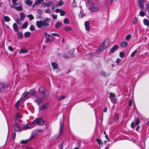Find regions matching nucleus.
Instances as JSON below:
<instances>
[{"label": "nucleus", "mask_w": 149, "mask_h": 149, "mask_svg": "<svg viewBox=\"0 0 149 149\" xmlns=\"http://www.w3.org/2000/svg\"><path fill=\"white\" fill-rule=\"evenodd\" d=\"M50 21V19L48 18L43 21H37L36 22L37 26L39 29L45 28L49 26V23Z\"/></svg>", "instance_id": "1"}, {"label": "nucleus", "mask_w": 149, "mask_h": 149, "mask_svg": "<svg viewBox=\"0 0 149 149\" xmlns=\"http://www.w3.org/2000/svg\"><path fill=\"white\" fill-rule=\"evenodd\" d=\"M14 130L17 132H21L23 130L22 128L21 127L19 124L16 123L14 124Z\"/></svg>", "instance_id": "2"}, {"label": "nucleus", "mask_w": 149, "mask_h": 149, "mask_svg": "<svg viewBox=\"0 0 149 149\" xmlns=\"http://www.w3.org/2000/svg\"><path fill=\"white\" fill-rule=\"evenodd\" d=\"M45 36L46 38L45 42L48 43L52 41L54 37L47 33H45Z\"/></svg>", "instance_id": "3"}, {"label": "nucleus", "mask_w": 149, "mask_h": 149, "mask_svg": "<svg viewBox=\"0 0 149 149\" xmlns=\"http://www.w3.org/2000/svg\"><path fill=\"white\" fill-rule=\"evenodd\" d=\"M60 125L59 130V136H61L63 134V119L60 120Z\"/></svg>", "instance_id": "4"}, {"label": "nucleus", "mask_w": 149, "mask_h": 149, "mask_svg": "<svg viewBox=\"0 0 149 149\" xmlns=\"http://www.w3.org/2000/svg\"><path fill=\"white\" fill-rule=\"evenodd\" d=\"M33 124L34 123H36L38 125H44V120L41 118H39L36 119L33 122Z\"/></svg>", "instance_id": "5"}, {"label": "nucleus", "mask_w": 149, "mask_h": 149, "mask_svg": "<svg viewBox=\"0 0 149 149\" xmlns=\"http://www.w3.org/2000/svg\"><path fill=\"white\" fill-rule=\"evenodd\" d=\"M110 96L109 98L112 102H115L117 101V99L116 98V95L113 93H109Z\"/></svg>", "instance_id": "6"}, {"label": "nucleus", "mask_w": 149, "mask_h": 149, "mask_svg": "<svg viewBox=\"0 0 149 149\" xmlns=\"http://www.w3.org/2000/svg\"><path fill=\"white\" fill-rule=\"evenodd\" d=\"M106 48V47L102 43L100 45L99 47L97 49L96 52L98 54L101 53Z\"/></svg>", "instance_id": "7"}, {"label": "nucleus", "mask_w": 149, "mask_h": 149, "mask_svg": "<svg viewBox=\"0 0 149 149\" xmlns=\"http://www.w3.org/2000/svg\"><path fill=\"white\" fill-rule=\"evenodd\" d=\"M30 97L29 93L27 92L24 93L21 97V99L23 100H25L26 98Z\"/></svg>", "instance_id": "8"}, {"label": "nucleus", "mask_w": 149, "mask_h": 149, "mask_svg": "<svg viewBox=\"0 0 149 149\" xmlns=\"http://www.w3.org/2000/svg\"><path fill=\"white\" fill-rule=\"evenodd\" d=\"M49 107V105L48 104L46 103L42 105L40 107L39 109L40 110H43L45 109H48Z\"/></svg>", "instance_id": "9"}, {"label": "nucleus", "mask_w": 149, "mask_h": 149, "mask_svg": "<svg viewBox=\"0 0 149 149\" xmlns=\"http://www.w3.org/2000/svg\"><path fill=\"white\" fill-rule=\"evenodd\" d=\"M140 123V121L139 120V118L138 117L136 119L135 124H134V122H132V123L131 124V125H130L131 127L134 129L135 127V125H137Z\"/></svg>", "instance_id": "10"}, {"label": "nucleus", "mask_w": 149, "mask_h": 149, "mask_svg": "<svg viewBox=\"0 0 149 149\" xmlns=\"http://www.w3.org/2000/svg\"><path fill=\"white\" fill-rule=\"evenodd\" d=\"M89 9L91 12H95L99 10V8L97 7L93 6L91 8H89Z\"/></svg>", "instance_id": "11"}, {"label": "nucleus", "mask_w": 149, "mask_h": 149, "mask_svg": "<svg viewBox=\"0 0 149 149\" xmlns=\"http://www.w3.org/2000/svg\"><path fill=\"white\" fill-rule=\"evenodd\" d=\"M44 101V98L43 97H39L37 98L35 100L36 102L38 104L42 103Z\"/></svg>", "instance_id": "12"}, {"label": "nucleus", "mask_w": 149, "mask_h": 149, "mask_svg": "<svg viewBox=\"0 0 149 149\" xmlns=\"http://www.w3.org/2000/svg\"><path fill=\"white\" fill-rule=\"evenodd\" d=\"M106 48L108 47L110 44V42L108 39H105L102 43Z\"/></svg>", "instance_id": "13"}, {"label": "nucleus", "mask_w": 149, "mask_h": 149, "mask_svg": "<svg viewBox=\"0 0 149 149\" xmlns=\"http://www.w3.org/2000/svg\"><path fill=\"white\" fill-rule=\"evenodd\" d=\"M139 5L141 9L142 10L144 9V5L143 1V0H138Z\"/></svg>", "instance_id": "14"}, {"label": "nucleus", "mask_w": 149, "mask_h": 149, "mask_svg": "<svg viewBox=\"0 0 149 149\" xmlns=\"http://www.w3.org/2000/svg\"><path fill=\"white\" fill-rule=\"evenodd\" d=\"M34 136H32L30 137L29 139L26 140H22L20 143L26 144L27 143L28 141L32 140L34 139Z\"/></svg>", "instance_id": "15"}, {"label": "nucleus", "mask_w": 149, "mask_h": 149, "mask_svg": "<svg viewBox=\"0 0 149 149\" xmlns=\"http://www.w3.org/2000/svg\"><path fill=\"white\" fill-rule=\"evenodd\" d=\"M84 25L85 29L87 31H89L90 29L89 23L88 21H87L85 22Z\"/></svg>", "instance_id": "16"}, {"label": "nucleus", "mask_w": 149, "mask_h": 149, "mask_svg": "<svg viewBox=\"0 0 149 149\" xmlns=\"http://www.w3.org/2000/svg\"><path fill=\"white\" fill-rule=\"evenodd\" d=\"M93 6H94V3L91 0H88L87 4V6L88 7V9H89V8H91Z\"/></svg>", "instance_id": "17"}, {"label": "nucleus", "mask_w": 149, "mask_h": 149, "mask_svg": "<svg viewBox=\"0 0 149 149\" xmlns=\"http://www.w3.org/2000/svg\"><path fill=\"white\" fill-rule=\"evenodd\" d=\"M34 126V124L33 123H32V124L30 125H25L24 127L23 128L24 130H25L29 128H32Z\"/></svg>", "instance_id": "18"}, {"label": "nucleus", "mask_w": 149, "mask_h": 149, "mask_svg": "<svg viewBox=\"0 0 149 149\" xmlns=\"http://www.w3.org/2000/svg\"><path fill=\"white\" fill-rule=\"evenodd\" d=\"M118 49V46L117 45H115L113 46L110 50V51L111 53H113L115 50L117 49Z\"/></svg>", "instance_id": "19"}, {"label": "nucleus", "mask_w": 149, "mask_h": 149, "mask_svg": "<svg viewBox=\"0 0 149 149\" xmlns=\"http://www.w3.org/2000/svg\"><path fill=\"white\" fill-rule=\"evenodd\" d=\"M30 94H31L33 97H36L37 96L36 94L35 91L33 89H31L30 91Z\"/></svg>", "instance_id": "20"}, {"label": "nucleus", "mask_w": 149, "mask_h": 149, "mask_svg": "<svg viewBox=\"0 0 149 149\" xmlns=\"http://www.w3.org/2000/svg\"><path fill=\"white\" fill-rule=\"evenodd\" d=\"M100 74L102 76L106 77H108L109 76V74L103 71L101 72Z\"/></svg>", "instance_id": "21"}, {"label": "nucleus", "mask_w": 149, "mask_h": 149, "mask_svg": "<svg viewBox=\"0 0 149 149\" xmlns=\"http://www.w3.org/2000/svg\"><path fill=\"white\" fill-rule=\"evenodd\" d=\"M143 22L144 24L148 26H149V20L145 18L143 20Z\"/></svg>", "instance_id": "22"}, {"label": "nucleus", "mask_w": 149, "mask_h": 149, "mask_svg": "<svg viewBox=\"0 0 149 149\" xmlns=\"http://www.w3.org/2000/svg\"><path fill=\"white\" fill-rule=\"evenodd\" d=\"M51 65L54 69H57L58 68V65L55 62L52 63Z\"/></svg>", "instance_id": "23"}, {"label": "nucleus", "mask_w": 149, "mask_h": 149, "mask_svg": "<svg viewBox=\"0 0 149 149\" xmlns=\"http://www.w3.org/2000/svg\"><path fill=\"white\" fill-rule=\"evenodd\" d=\"M39 91L42 94H44V92L45 91V88L43 86H41L39 88Z\"/></svg>", "instance_id": "24"}, {"label": "nucleus", "mask_w": 149, "mask_h": 149, "mask_svg": "<svg viewBox=\"0 0 149 149\" xmlns=\"http://www.w3.org/2000/svg\"><path fill=\"white\" fill-rule=\"evenodd\" d=\"M128 45L127 42L126 41H123L122 42L121 44V47H125Z\"/></svg>", "instance_id": "25"}, {"label": "nucleus", "mask_w": 149, "mask_h": 149, "mask_svg": "<svg viewBox=\"0 0 149 149\" xmlns=\"http://www.w3.org/2000/svg\"><path fill=\"white\" fill-rule=\"evenodd\" d=\"M13 27L15 31H19L17 24L16 23H15L13 24Z\"/></svg>", "instance_id": "26"}, {"label": "nucleus", "mask_w": 149, "mask_h": 149, "mask_svg": "<svg viewBox=\"0 0 149 149\" xmlns=\"http://www.w3.org/2000/svg\"><path fill=\"white\" fill-rule=\"evenodd\" d=\"M25 17L24 14L23 12L21 13L20 14V20L21 21L24 20L25 18Z\"/></svg>", "instance_id": "27"}, {"label": "nucleus", "mask_w": 149, "mask_h": 149, "mask_svg": "<svg viewBox=\"0 0 149 149\" xmlns=\"http://www.w3.org/2000/svg\"><path fill=\"white\" fill-rule=\"evenodd\" d=\"M25 3L26 4L29 6H31L33 3L32 1L30 0H26Z\"/></svg>", "instance_id": "28"}, {"label": "nucleus", "mask_w": 149, "mask_h": 149, "mask_svg": "<svg viewBox=\"0 0 149 149\" xmlns=\"http://www.w3.org/2000/svg\"><path fill=\"white\" fill-rule=\"evenodd\" d=\"M62 25V24L60 22H58L56 24L55 26L56 28H58L60 26H61Z\"/></svg>", "instance_id": "29"}, {"label": "nucleus", "mask_w": 149, "mask_h": 149, "mask_svg": "<svg viewBox=\"0 0 149 149\" xmlns=\"http://www.w3.org/2000/svg\"><path fill=\"white\" fill-rule=\"evenodd\" d=\"M3 19H4V21L6 22H9L10 19V18L7 16H3Z\"/></svg>", "instance_id": "30"}, {"label": "nucleus", "mask_w": 149, "mask_h": 149, "mask_svg": "<svg viewBox=\"0 0 149 149\" xmlns=\"http://www.w3.org/2000/svg\"><path fill=\"white\" fill-rule=\"evenodd\" d=\"M23 34L22 32H19L17 33V37L18 39H21L22 38Z\"/></svg>", "instance_id": "31"}, {"label": "nucleus", "mask_w": 149, "mask_h": 149, "mask_svg": "<svg viewBox=\"0 0 149 149\" xmlns=\"http://www.w3.org/2000/svg\"><path fill=\"white\" fill-rule=\"evenodd\" d=\"M44 94H42L43 96L46 97H48L49 96V94L47 91H45Z\"/></svg>", "instance_id": "32"}, {"label": "nucleus", "mask_w": 149, "mask_h": 149, "mask_svg": "<svg viewBox=\"0 0 149 149\" xmlns=\"http://www.w3.org/2000/svg\"><path fill=\"white\" fill-rule=\"evenodd\" d=\"M31 35V33L29 32H26L24 34V36L25 38L29 37Z\"/></svg>", "instance_id": "33"}, {"label": "nucleus", "mask_w": 149, "mask_h": 149, "mask_svg": "<svg viewBox=\"0 0 149 149\" xmlns=\"http://www.w3.org/2000/svg\"><path fill=\"white\" fill-rule=\"evenodd\" d=\"M96 140L99 145L102 144L103 143L102 141L100 139H96Z\"/></svg>", "instance_id": "34"}, {"label": "nucleus", "mask_w": 149, "mask_h": 149, "mask_svg": "<svg viewBox=\"0 0 149 149\" xmlns=\"http://www.w3.org/2000/svg\"><path fill=\"white\" fill-rule=\"evenodd\" d=\"M27 52H28V51L27 49H21L20 51H19V53H25Z\"/></svg>", "instance_id": "35"}, {"label": "nucleus", "mask_w": 149, "mask_h": 149, "mask_svg": "<svg viewBox=\"0 0 149 149\" xmlns=\"http://www.w3.org/2000/svg\"><path fill=\"white\" fill-rule=\"evenodd\" d=\"M64 29L66 31H70L72 30V29L70 27L68 26L65 27Z\"/></svg>", "instance_id": "36"}, {"label": "nucleus", "mask_w": 149, "mask_h": 149, "mask_svg": "<svg viewBox=\"0 0 149 149\" xmlns=\"http://www.w3.org/2000/svg\"><path fill=\"white\" fill-rule=\"evenodd\" d=\"M15 9L19 11H21L23 10V8L21 6H19L15 7Z\"/></svg>", "instance_id": "37"}, {"label": "nucleus", "mask_w": 149, "mask_h": 149, "mask_svg": "<svg viewBox=\"0 0 149 149\" xmlns=\"http://www.w3.org/2000/svg\"><path fill=\"white\" fill-rule=\"evenodd\" d=\"M17 0H12V2L13 5L17 6L19 5V3H17Z\"/></svg>", "instance_id": "38"}, {"label": "nucleus", "mask_w": 149, "mask_h": 149, "mask_svg": "<svg viewBox=\"0 0 149 149\" xmlns=\"http://www.w3.org/2000/svg\"><path fill=\"white\" fill-rule=\"evenodd\" d=\"M28 25V23L26 22L24 23L22 25V28L23 29H26Z\"/></svg>", "instance_id": "39"}, {"label": "nucleus", "mask_w": 149, "mask_h": 149, "mask_svg": "<svg viewBox=\"0 0 149 149\" xmlns=\"http://www.w3.org/2000/svg\"><path fill=\"white\" fill-rule=\"evenodd\" d=\"M69 56L67 54H64L63 55V57L66 59H68L69 58Z\"/></svg>", "instance_id": "40"}, {"label": "nucleus", "mask_w": 149, "mask_h": 149, "mask_svg": "<svg viewBox=\"0 0 149 149\" xmlns=\"http://www.w3.org/2000/svg\"><path fill=\"white\" fill-rule=\"evenodd\" d=\"M137 23V19L136 17H135L133 21V23L134 24H136Z\"/></svg>", "instance_id": "41"}, {"label": "nucleus", "mask_w": 149, "mask_h": 149, "mask_svg": "<svg viewBox=\"0 0 149 149\" xmlns=\"http://www.w3.org/2000/svg\"><path fill=\"white\" fill-rule=\"evenodd\" d=\"M66 97L65 96L60 95L59 97L58 100L60 101L61 100L64 99Z\"/></svg>", "instance_id": "42"}, {"label": "nucleus", "mask_w": 149, "mask_h": 149, "mask_svg": "<svg viewBox=\"0 0 149 149\" xmlns=\"http://www.w3.org/2000/svg\"><path fill=\"white\" fill-rule=\"evenodd\" d=\"M119 118V117L117 114H115L114 116V119L116 121H117Z\"/></svg>", "instance_id": "43"}, {"label": "nucleus", "mask_w": 149, "mask_h": 149, "mask_svg": "<svg viewBox=\"0 0 149 149\" xmlns=\"http://www.w3.org/2000/svg\"><path fill=\"white\" fill-rule=\"evenodd\" d=\"M28 17L29 18L30 20H32L34 19L33 15L31 14H29L28 15Z\"/></svg>", "instance_id": "44"}, {"label": "nucleus", "mask_w": 149, "mask_h": 149, "mask_svg": "<svg viewBox=\"0 0 149 149\" xmlns=\"http://www.w3.org/2000/svg\"><path fill=\"white\" fill-rule=\"evenodd\" d=\"M132 36L131 34H128L125 37V39L126 40H129L131 37Z\"/></svg>", "instance_id": "45"}, {"label": "nucleus", "mask_w": 149, "mask_h": 149, "mask_svg": "<svg viewBox=\"0 0 149 149\" xmlns=\"http://www.w3.org/2000/svg\"><path fill=\"white\" fill-rule=\"evenodd\" d=\"M47 3V8H49L51 6L53 2L52 1H49L48 2V3Z\"/></svg>", "instance_id": "46"}, {"label": "nucleus", "mask_w": 149, "mask_h": 149, "mask_svg": "<svg viewBox=\"0 0 149 149\" xmlns=\"http://www.w3.org/2000/svg\"><path fill=\"white\" fill-rule=\"evenodd\" d=\"M137 52V50H134L131 54V56L132 57H133L134 56L135 54H136Z\"/></svg>", "instance_id": "47"}, {"label": "nucleus", "mask_w": 149, "mask_h": 149, "mask_svg": "<svg viewBox=\"0 0 149 149\" xmlns=\"http://www.w3.org/2000/svg\"><path fill=\"white\" fill-rule=\"evenodd\" d=\"M65 12L63 10H61V11H60V15L61 16H64L65 15Z\"/></svg>", "instance_id": "48"}, {"label": "nucleus", "mask_w": 149, "mask_h": 149, "mask_svg": "<svg viewBox=\"0 0 149 149\" xmlns=\"http://www.w3.org/2000/svg\"><path fill=\"white\" fill-rule=\"evenodd\" d=\"M69 20L67 18H65L63 20L64 23L65 24H67L69 23Z\"/></svg>", "instance_id": "49"}, {"label": "nucleus", "mask_w": 149, "mask_h": 149, "mask_svg": "<svg viewBox=\"0 0 149 149\" xmlns=\"http://www.w3.org/2000/svg\"><path fill=\"white\" fill-rule=\"evenodd\" d=\"M139 15L142 17H143L145 15V14L143 11H141L139 12Z\"/></svg>", "instance_id": "50"}, {"label": "nucleus", "mask_w": 149, "mask_h": 149, "mask_svg": "<svg viewBox=\"0 0 149 149\" xmlns=\"http://www.w3.org/2000/svg\"><path fill=\"white\" fill-rule=\"evenodd\" d=\"M125 55L124 53L123 52H121L119 54V56L121 57H123Z\"/></svg>", "instance_id": "51"}, {"label": "nucleus", "mask_w": 149, "mask_h": 149, "mask_svg": "<svg viewBox=\"0 0 149 149\" xmlns=\"http://www.w3.org/2000/svg\"><path fill=\"white\" fill-rule=\"evenodd\" d=\"M30 30L32 31H33L35 30V27L33 25H31L30 27Z\"/></svg>", "instance_id": "52"}, {"label": "nucleus", "mask_w": 149, "mask_h": 149, "mask_svg": "<svg viewBox=\"0 0 149 149\" xmlns=\"http://www.w3.org/2000/svg\"><path fill=\"white\" fill-rule=\"evenodd\" d=\"M20 101H18L16 103V104L15 105V107H17L20 104Z\"/></svg>", "instance_id": "53"}, {"label": "nucleus", "mask_w": 149, "mask_h": 149, "mask_svg": "<svg viewBox=\"0 0 149 149\" xmlns=\"http://www.w3.org/2000/svg\"><path fill=\"white\" fill-rule=\"evenodd\" d=\"M132 101L131 99L128 102V105L130 107H131L132 106Z\"/></svg>", "instance_id": "54"}, {"label": "nucleus", "mask_w": 149, "mask_h": 149, "mask_svg": "<svg viewBox=\"0 0 149 149\" xmlns=\"http://www.w3.org/2000/svg\"><path fill=\"white\" fill-rule=\"evenodd\" d=\"M16 117L17 118H21L22 117V116H20L19 113H18L16 115Z\"/></svg>", "instance_id": "55"}, {"label": "nucleus", "mask_w": 149, "mask_h": 149, "mask_svg": "<svg viewBox=\"0 0 149 149\" xmlns=\"http://www.w3.org/2000/svg\"><path fill=\"white\" fill-rule=\"evenodd\" d=\"M146 8L147 10H149V2H147L146 5Z\"/></svg>", "instance_id": "56"}, {"label": "nucleus", "mask_w": 149, "mask_h": 149, "mask_svg": "<svg viewBox=\"0 0 149 149\" xmlns=\"http://www.w3.org/2000/svg\"><path fill=\"white\" fill-rule=\"evenodd\" d=\"M51 34L52 36H56L58 37L59 36V34L58 33H51Z\"/></svg>", "instance_id": "57"}, {"label": "nucleus", "mask_w": 149, "mask_h": 149, "mask_svg": "<svg viewBox=\"0 0 149 149\" xmlns=\"http://www.w3.org/2000/svg\"><path fill=\"white\" fill-rule=\"evenodd\" d=\"M35 2L37 5L41 3L42 2L40 0H37L35 1Z\"/></svg>", "instance_id": "58"}, {"label": "nucleus", "mask_w": 149, "mask_h": 149, "mask_svg": "<svg viewBox=\"0 0 149 149\" xmlns=\"http://www.w3.org/2000/svg\"><path fill=\"white\" fill-rule=\"evenodd\" d=\"M37 13L38 14H39L40 15H42V10L40 9H38V10Z\"/></svg>", "instance_id": "59"}, {"label": "nucleus", "mask_w": 149, "mask_h": 149, "mask_svg": "<svg viewBox=\"0 0 149 149\" xmlns=\"http://www.w3.org/2000/svg\"><path fill=\"white\" fill-rule=\"evenodd\" d=\"M8 49L11 51H13V49L12 47L9 46L8 47Z\"/></svg>", "instance_id": "60"}, {"label": "nucleus", "mask_w": 149, "mask_h": 149, "mask_svg": "<svg viewBox=\"0 0 149 149\" xmlns=\"http://www.w3.org/2000/svg\"><path fill=\"white\" fill-rule=\"evenodd\" d=\"M63 1H61L59 2L58 3V5L59 6H62L63 4Z\"/></svg>", "instance_id": "61"}, {"label": "nucleus", "mask_w": 149, "mask_h": 149, "mask_svg": "<svg viewBox=\"0 0 149 149\" xmlns=\"http://www.w3.org/2000/svg\"><path fill=\"white\" fill-rule=\"evenodd\" d=\"M74 52V50L73 49L70 50L69 52V53L70 55H72V53Z\"/></svg>", "instance_id": "62"}, {"label": "nucleus", "mask_w": 149, "mask_h": 149, "mask_svg": "<svg viewBox=\"0 0 149 149\" xmlns=\"http://www.w3.org/2000/svg\"><path fill=\"white\" fill-rule=\"evenodd\" d=\"M52 17L53 19H57V15H55L53 14L52 15Z\"/></svg>", "instance_id": "63"}, {"label": "nucleus", "mask_w": 149, "mask_h": 149, "mask_svg": "<svg viewBox=\"0 0 149 149\" xmlns=\"http://www.w3.org/2000/svg\"><path fill=\"white\" fill-rule=\"evenodd\" d=\"M72 5L74 7L76 6V3L75 2V1H73V2L72 4Z\"/></svg>", "instance_id": "64"}]
</instances>
